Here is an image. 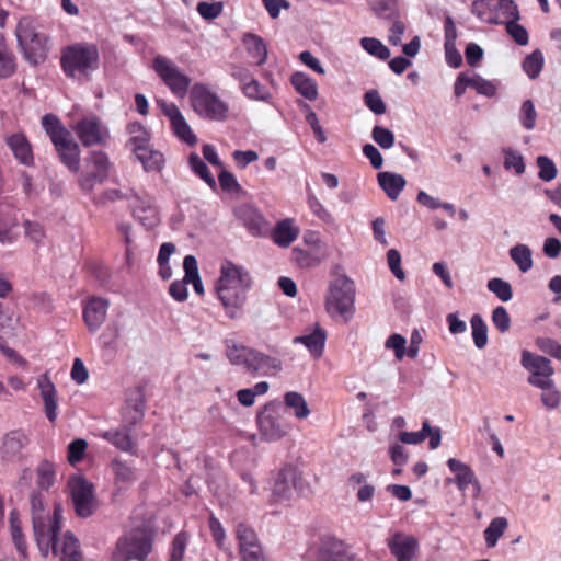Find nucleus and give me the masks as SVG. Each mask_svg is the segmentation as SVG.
<instances>
[{
  "instance_id": "55",
  "label": "nucleus",
  "mask_w": 561,
  "mask_h": 561,
  "mask_svg": "<svg viewBox=\"0 0 561 561\" xmlns=\"http://www.w3.org/2000/svg\"><path fill=\"white\" fill-rule=\"evenodd\" d=\"M236 535L239 541L240 551L244 548L260 545L255 531L243 523L238 524Z\"/></svg>"
},
{
  "instance_id": "25",
  "label": "nucleus",
  "mask_w": 561,
  "mask_h": 561,
  "mask_svg": "<svg viewBox=\"0 0 561 561\" xmlns=\"http://www.w3.org/2000/svg\"><path fill=\"white\" fill-rule=\"evenodd\" d=\"M51 552L60 561H82L79 540L70 531L58 539Z\"/></svg>"
},
{
  "instance_id": "12",
  "label": "nucleus",
  "mask_w": 561,
  "mask_h": 561,
  "mask_svg": "<svg viewBox=\"0 0 561 561\" xmlns=\"http://www.w3.org/2000/svg\"><path fill=\"white\" fill-rule=\"evenodd\" d=\"M61 514L59 508H55L53 517L35 518L33 524L34 537L42 556L47 557L53 551L54 545L57 543L58 534L61 529Z\"/></svg>"
},
{
  "instance_id": "39",
  "label": "nucleus",
  "mask_w": 561,
  "mask_h": 561,
  "mask_svg": "<svg viewBox=\"0 0 561 561\" xmlns=\"http://www.w3.org/2000/svg\"><path fill=\"white\" fill-rule=\"evenodd\" d=\"M146 171H160L163 167V154L151 150L149 145L135 152Z\"/></svg>"
},
{
  "instance_id": "29",
  "label": "nucleus",
  "mask_w": 561,
  "mask_h": 561,
  "mask_svg": "<svg viewBox=\"0 0 561 561\" xmlns=\"http://www.w3.org/2000/svg\"><path fill=\"white\" fill-rule=\"evenodd\" d=\"M447 466L455 473V478L449 479V482L454 481L460 491H466L469 484L474 482L476 474L467 463L456 458H449Z\"/></svg>"
},
{
  "instance_id": "34",
  "label": "nucleus",
  "mask_w": 561,
  "mask_h": 561,
  "mask_svg": "<svg viewBox=\"0 0 561 561\" xmlns=\"http://www.w3.org/2000/svg\"><path fill=\"white\" fill-rule=\"evenodd\" d=\"M114 473L115 482L124 485L134 483L137 480L136 468L126 461L114 458L111 463Z\"/></svg>"
},
{
  "instance_id": "13",
  "label": "nucleus",
  "mask_w": 561,
  "mask_h": 561,
  "mask_svg": "<svg viewBox=\"0 0 561 561\" xmlns=\"http://www.w3.org/2000/svg\"><path fill=\"white\" fill-rule=\"evenodd\" d=\"M73 129L84 147L103 145L108 138L107 128L96 116L83 117L77 122Z\"/></svg>"
},
{
  "instance_id": "24",
  "label": "nucleus",
  "mask_w": 561,
  "mask_h": 561,
  "mask_svg": "<svg viewBox=\"0 0 561 561\" xmlns=\"http://www.w3.org/2000/svg\"><path fill=\"white\" fill-rule=\"evenodd\" d=\"M37 386L44 402L45 415L50 422L57 419V391L48 374L39 376Z\"/></svg>"
},
{
  "instance_id": "60",
  "label": "nucleus",
  "mask_w": 561,
  "mask_h": 561,
  "mask_svg": "<svg viewBox=\"0 0 561 561\" xmlns=\"http://www.w3.org/2000/svg\"><path fill=\"white\" fill-rule=\"evenodd\" d=\"M471 88L474 89L479 94L488 98H492L496 94V85L479 75L471 77Z\"/></svg>"
},
{
  "instance_id": "62",
  "label": "nucleus",
  "mask_w": 561,
  "mask_h": 561,
  "mask_svg": "<svg viewBox=\"0 0 561 561\" xmlns=\"http://www.w3.org/2000/svg\"><path fill=\"white\" fill-rule=\"evenodd\" d=\"M492 322L501 332L506 333L511 328V317L503 306H497L492 312Z\"/></svg>"
},
{
  "instance_id": "22",
  "label": "nucleus",
  "mask_w": 561,
  "mask_h": 561,
  "mask_svg": "<svg viewBox=\"0 0 561 561\" xmlns=\"http://www.w3.org/2000/svg\"><path fill=\"white\" fill-rule=\"evenodd\" d=\"M352 558L348 546L336 538H329L322 541L317 561H351Z\"/></svg>"
},
{
  "instance_id": "33",
  "label": "nucleus",
  "mask_w": 561,
  "mask_h": 561,
  "mask_svg": "<svg viewBox=\"0 0 561 561\" xmlns=\"http://www.w3.org/2000/svg\"><path fill=\"white\" fill-rule=\"evenodd\" d=\"M284 409H289L298 420H306L311 411L305 397L297 391H288L284 394Z\"/></svg>"
},
{
  "instance_id": "58",
  "label": "nucleus",
  "mask_w": 561,
  "mask_h": 561,
  "mask_svg": "<svg viewBox=\"0 0 561 561\" xmlns=\"http://www.w3.org/2000/svg\"><path fill=\"white\" fill-rule=\"evenodd\" d=\"M519 19H513L511 18L505 23V28L508 35L520 46H525L528 44L529 36L527 30L518 24Z\"/></svg>"
},
{
  "instance_id": "32",
  "label": "nucleus",
  "mask_w": 561,
  "mask_h": 561,
  "mask_svg": "<svg viewBox=\"0 0 561 561\" xmlns=\"http://www.w3.org/2000/svg\"><path fill=\"white\" fill-rule=\"evenodd\" d=\"M290 82L295 90L309 101H314L318 98L317 82L304 72H295Z\"/></svg>"
},
{
  "instance_id": "6",
  "label": "nucleus",
  "mask_w": 561,
  "mask_h": 561,
  "mask_svg": "<svg viewBox=\"0 0 561 561\" xmlns=\"http://www.w3.org/2000/svg\"><path fill=\"white\" fill-rule=\"evenodd\" d=\"M151 551V536L140 529L131 530L117 540L113 561H145Z\"/></svg>"
},
{
  "instance_id": "2",
  "label": "nucleus",
  "mask_w": 561,
  "mask_h": 561,
  "mask_svg": "<svg viewBox=\"0 0 561 561\" xmlns=\"http://www.w3.org/2000/svg\"><path fill=\"white\" fill-rule=\"evenodd\" d=\"M18 47L32 66L43 64L53 48V41L45 27L34 18H21L15 27Z\"/></svg>"
},
{
  "instance_id": "23",
  "label": "nucleus",
  "mask_w": 561,
  "mask_h": 561,
  "mask_svg": "<svg viewBox=\"0 0 561 561\" xmlns=\"http://www.w3.org/2000/svg\"><path fill=\"white\" fill-rule=\"evenodd\" d=\"M5 142L14 158L21 164L25 167H32L34 164L32 145L23 133H15L8 136Z\"/></svg>"
},
{
  "instance_id": "52",
  "label": "nucleus",
  "mask_w": 561,
  "mask_h": 561,
  "mask_svg": "<svg viewBox=\"0 0 561 561\" xmlns=\"http://www.w3.org/2000/svg\"><path fill=\"white\" fill-rule=\"evenodd\" d=\"M536 164L539 169L538 178L545 182H551L558 175L556 163L548 156H539L536 159Z\"/></svg>"
},
{
  "instance_id": "7",
  "label": "nucleus",
  "mask_w": 561,
  "mask_h": 561,
  "mask_svg": "<svg viewBox=\"0 0 561 561\" xmlns=\"http://www.w3.org/2000/svg\"><path fill=\"white\" fill-rule=\"evenodd\" d=\"M257 425L261 435L268 442H276L286 436L291 426L284 414L279 402H268L257 414Z\"/></svg>"
},
{
  "instance_id": "44",
  "label": "nucleus",
  "mask_w": 561,
  "mask_h": 561,
  "mask_svg": "<svg viewBox=\"0 0 561 561\" xmlns=\"http://www.w3.org/2000/svg\"><path fill=\"white\" fill-rule=\"evenodd\" d=\"M371 11L381 19H396L398 15V0H367Z\"/></svg>"
},
{
  "instance_id": "3",
  "label": "nucleus",
  "mask_w": 561,
  "mask_h": 561,
  "mask_svg": "<svg viewBox=\"0 0 561 561\" xmlns=\"http://www.w3.org/2000/svg\"><path fill=\"white\" fill-rule=\"evenodd\" d=\"M60 66L67 78L84 84L100 68L99 48L88 42L69 45L61 51Z\"/></svg>"
},
{
  "instance_id": "26",
  "label": "nucleus",
  "mask_w": 561,
  "mask_h": 561,
  "mask_svg": "<svg viewBox=\"0 0 561 561\" xmlns=\"http://www.w3.org/2000/svg\"><path fill=\"white\" fill-rule=\"evenodd\" d=\"M100 436L113 444L117 449L129 453L133 456L137 455L136 443L131 438L129 426L104 431Z\"/></svg>"
},
{
  "instance_id": "41",
  "label": "nucleus",
  "mask_w": 561,
  "mask_h": 561,
  "mask_svg": "<svg viewBox=\"0 0 561 561\" xmlns=\"http://www.w3.org/2000/svg\"><path fill=\"white\" fill-rule=\"evenodd\" d=\"M298 237V230L293 227L290 220H283L277 224L274 233V242L283 248L288 247Z\"/></svg>"
},
{
  "instance_id": "40",
  "label": "nucleus",
  "mask_w": 561,
  "mask_h": 561,
  "mask_svg": "<svg viewBox=\"0 0 561 561\" xmlns=\"http://www.w3.org/2000/svg\"><path fill=\"white\" fill-rule=\"evenodd\" d=\"M88 168H90L94 178L99 181H104L108 176V157L103 151H93L88 159Z\"/></svg>"
},
{
  "instance_id": "35",
  "label": "nucleus",
  "mask_w": 561,
  "mask_h": 561,
  "mask_svg": "<svg viewBox=\"0 0 561 561\" xmlns=\"http://www.w3.org/2000/svg\"><path fill=\"white\" fill-rule=\"evenodd\" d=\"M42 126L49 136L53 144L70 135V131L61 124L54 114H45L42 117Z\"/></svg>"
},
{
  "instance_id": "56",
  "label": "nucleus",
  "mask_w": 561,
  "mask_h": 561,
  "mask_svg": "<svg viewBox=\"0 0 561 561\" xmlns=\"http://www.w3.org/2000/svg\"><path fill=\"white\" fill-rule=\"evenodd\" d=\"M127 129L131 135L129 142L133 145V150L135 152L149 145L148 134L141 124L131 123L128 125Z\"/></svg>"
},
{
  "instance_id": "49",
  "label": "nucleus",
  "mask_w": 561,
  "mask_h": 561,
  "mask_svg": "<svg viewBox=\"0 0 561 561\" xmlns=\"http://www.w3.org/2000/svg\"><path fill=\"white\" fill-rule=\"evenodd\" d=\"M360 45L368 54L379 58L380 60H387L390 57V49L377 38L363 37L360 39Z\"/></svg>"
},
{
  "instance_id": "5",
  "label": "nucleus",
  "mask_w": 561,
  "mask_h": 561,
  "mask_svg": "<svg viewBox=\"0 0 561 561\" xmlns=\"http://www.w3.org/2000/svg\"><path fill=\"white\" fill-rule=\"evenodd\" d=\"M190 101L194 112L204 119L225 122L228 117L229 105L204 83L192 87Z\"/></svg>"
},
{
  "instance_id": "50",
  "label": "nucleus",
  "mask_w": 561,
  "mask_h": 561,
  "mask_svg": "<svg viewBox=\"0 0 561 561\" xmlns=\"http://www.w3.org/2000/svg\"><path fill=\"white\" fill-rule=\"evenodd\" d=\"M486 287L503 302L510 301L513 297L511 284L502 278L494 277L490 279Z\"/></svg>"
},
{
  "instance_id": "17",
  "label": "nucleus",
  "mask_w": 561,
  "mask_h": 561,
  "mask_svg": "<svg viewBox=\"0 0 561 561\" xmlns=\"http://www.w3.org/2000/svg\"><path fill=\"white\" fill-rule=\"evenodd\" d=\"M161 112L169 118L173 134L188 146H194L197 142V137L193 133L191 126L180 112L174 103L165 101L159 102Z\"/></svg>"
},
{
  "instance_id": "30",
  "label": "nucleus",
  "mask_w": 561,
  "mask_h": 561,
  "mask_svg": "<svg viewBox=\"0 0 561 561\" xmlns=\"http://www.w3.org/2000/svg\"><path fill=\"white\" fill-rule=\"evenodd\" d=\"M247 53L257 66L263 65L267 59V47L262 37L253 33H245L242 38Z\"/></svg>"
},
{
  "instance_id": "28",
  "label": "nucleus",
  "mask_w": 561,
  "mask_h": 561,
  "mask_svg": "<svg viewBox=\"0 0 561 561\" xmlns=\"http://www.w3.org/2000/svg\"><path fill=\"white\" fill-rule=\"evenodd\" d=\"M377 180L379 186L385 191L391 201L398 199L407 184L403 175L388 171L379 172Z\"/></svg>"
},
{
  "instance_id": "42",
  "label": "nucleus",
  "mask_w": 561,
  "mask_h": 561,
  "mask_svg": "<svg viewBox=\"0 0 561 561\" xmlns=\"http://www.w3.org/2000/svg\"><path fill=\"white\" fill-rule=\"evenodd\" d=\"M508 526V520L505 517H495L491 520L484 530V540L489 548L496 546L499 539L504 535Z\"/></svg>"
},
{
  "instance_id": "1",
  "label": "nucleus",
  "mask_w": 561,
  "mask_h": 561,
  "mask_svg": "<svg viewBox=\"0 0 561 561\" xmlns=\"http://www.w3.org/2000/svg\"><path fill=\"white\" fill-rule=\"evenodd\" d=\"M251 285L249 273L241 266L226 261L220 268V277L216 283V291L226 314L237 318L239 310L245 302V294Z\"/></svg>"
},
{
  "instance_id": "19",
  "label": "nucleus",
  "mask_w": 561,
  "mask_h": 561,
  "mask_svg": "<svg viewBox=\"0 0 561 561\" xmlns=\"http://www.w3.org/2000/svg\"><path fill=\"white\" fill-rule=\"evenodd\" d=\"M108 301L93 297L83 308V320L90 332L98 331L104 323L107 314Z\"/></svg>"
},
{
  "instance_id": "18",
  "label": "nucleus",
  "mask_w": 561,
  "mask_h": 561,
  "mask_svg": "<svg viewBox=\"0 0 561 561\" xmlns=\"http://www.w3.org/2000/svg\"><path fill=\"white\" fill-rule=\"evenodd\" d=\"M238 221L253 237H260L267 230V221L263 214L253 205L242 204L234 208Z\"/></svg>"
},
{
  "instance_id": "37",
  "label": "nucleus",
  "mask_w": 561,
  "mask_h": 561,
  "mask_svg": "<svg viewBox=\"0 0 561 561\" xmlns=\"http://www.w3.org/2000/svg\"><path fill=\"white\" fill-rule=\"evenodd\" d=\"M227 357L232 365L242 366L247 371L250 364L252 348L244 345H238L232 341H227Z\"/></svg>"
},
{
  "instance_id": "36",
  "label": "nucleus",
  "mask_w": 561,
  "mask_h": 561,
  "mask_svg": "<svg viewBox=\"0 0 561 561\" xmlns=\"http://www.w3.org/2000/svg\"><path fill=\"white\" fill-rule=\"evenodd\" d=\"M183 270L185 273V282L192 284L197 295L204 294V286L198 272L197 260L194 255H186L183 260Z\"/></svg>"
},
{
  "instance_id": "61",
  "label": "nucleus",
  "mask_w": 561,
  "mask_h": 561,
  "mask_svg": "<svg viewBox=\"0 0 561 561\" xmlns=\"http://www.w3.org/2000/svg\"><path fill=\"white\" fill-rule=\"evenodd\" d=\"M196 10L205 20H214L222 13L224 3L221 1L211 3L202 1L198 2Z\"/></svg>"
},
{
  "instance_id": "20",
  "label": "nucleus",
  "mask_w": 561,
  "mask_h": 561,
  "mask_svg": "<svg viewBox=\"0 0 561 561\" xmlns=\"http://www.w3.org/2000/svg\"><path fill=\"white\" fill-rule=\"evenodd\" d=\"M28 445V437L21 431H12L3 437L0 447L1 458L15 461L22 457L23 449Z\"/></svg>"
},
{
  "instance_id": "43",
  "label": "nucleus",
  "mask_w": 561,
  "mask_h": 561,
  "mask_svg": "<svg viewBox=\"0 0 561 561\" xmlns=\"http://www.w3.org/2000/svg\"><path fill=\"white\" fill-rule=\"evenodd\" d=\"M15 71V57L8 48L4 37L0 34V79H7Z\"/></svg>"
},
{
  "instance_id": "63",
  "label": "nucleus",
  "mask_w": 561,
  "mask_h": 561,
  "mask_svg": "<svg viewBox=\"0 0 561 561\" xmlns=\"http://www.w3.org/2000/svg\"><path fill=\"white\" fill-rule=\"evenodd\" d=\"M364 100H365L366 106L373 113H375L377 115H382L386 113V111H387L386 104L377 91L371 90V91L366 92Z\"/></svg>"
},
{
  "instance_id": "38",
  "label": "nucleus",
  "mask_w": 561,
  "mask_h": 561,
  "mask_svg": "<svg viewBox=\"0 0 561 561\" xmlns=\"http://www.w3.org/2000/svg\"><path fill=\"white\" fill-rule=\"evenodd\" d=\"M510 256L523 273L528 272L534 265L531 249L526 244L519 243L512 247Z\"/></svg>"
},
{
  "instance_id": "54",
  "label": "nucleus",
  "mask_w": 561,
  "mask_h": 561,
  "mask_svg": "<svg viewBox=\"0 0 561 561\" xmlns=\"http://www.w3.org/2000/svg\"><path fill=\"white\" fill-rule=\"evenodd\" d=\"M188 543V534L180 531L171 542L169 561H183Z\"/></svg>"
},
{
  "instance_id": "51",
  "label": "nucleus",
  "mask_w": 561,
  "mask_h": 561,
  "mask_svg": "<svg viewBox=\"0 0 561 561\" xmlns=\"http://www.w3.org/2000/svg\"><path fill=\"white\" fill-rule=\"evenodd\" d=\"M37 484L43 490H48L55 481V468L48 460H43L37 469Z\"/></svg>"
},
{
  "instance_id": "4",
  "label": "nucleus",
  "mask_w": 561,
  "mask_h": 561,
  "mask_svg": "<svg viewBox=\"0 0 561 561\" xmlns=\"http://www.w3.org/2000/svg\"><path fill=\"white\" fill-rule=\"evenodd\" d=\"M354 282L345 274L335 275L329 283L325 295V309L331 317H342L348 321L354 313Z\"/></svg>"
},
{
  "instance_id": "21",
  "label": "nucleus",
  "mask_w": 561,
  "mask_h": 561,
  "mask_svg": "<svg viewBox=\"0 0 561 561\" xmlns=\"http://www.w3.org/2000/svg\"><path fill=\"white\" fill-rule=\"evenodd\" d=\"M60 161L71 172H78L80 169V148L71 138V134L54 144Z\"/></svg>"
},
{
  "instance_id": "48",
  "label": "nucleus",
  "mask_w": 561,
  "mask_h": 561,
  "mask_svg": "<svg viewBox=\"0 0 561 561\" xmlns=\"http://www.w3.org/2000/svg\"><path fill=\"white\" fill-rule=\"evenodd\" d=\"M537 117L538 114L534 102L531 100L524 101L520 105L518 113V119L520 125L526 130H533L536 127Z\"/></svg>"
},
{
  "instance_id": "15",
  "label": "nucleus",
  "mask_w": 561,
  "mask_h": 561,
  "mask_svg": "<svg viewBox=\"0 0 561 561\" xmlns=\"http://www.w3.org/2000/svg\"><path fill=\"white\" fill-rule=\"evenodd\" d=\"M133 193V202L130 203L133 216L147 229L154 228L159 221V211L154 204V198L147 194Z\"/></svg>"
},
{
  "instance_id": "9",
  "label": "nucleus",
  "mask_w": 561,
  "mask_h": 561,
  "mask_svg": "<svg viewBox=\"0 0 561 561\" xmlns=\"http://www.w3.org/2000/svg\"><path fill=\"white\" fill-rule=\"evenodd\" d=\"M68 488L76 515L80 518L92 516L99 507L93 484L83 477H73L69 480Z\"/></svg>"
},
{
  "instance_id": "46",
  "label": "nucleus",
  "mask_w": 561,
  "mask_h": 561,
  "mask_svg": "<svg viewBox=\"0 0 561 561\" xmlns=\"http://www.w3.org/2000/svg\"><path fill=\"white\" fill-rule=\"evenodd\" d=\"M188 163L192 171L197 174L205 183L213 190L216 188L217 182L209 171L207 164L201 159L197 153H191Z\"/></svg>"
},
{
  "instance_id": "10",
  "label": "nucleus",
  "mask_w": 561,
  "mask_h": 561,
  "mask_svg": "<svg viewBox=\"0 0 561 561\" xmlns=\"http://www.w3.org/2000/svg\"><path fill=\"white\" fill-rule=\"evenodd\" d=\"M520 365L529 373L527 378L529 385L539 389L549 388L553 385L554 368L549 358L524 350Z\"/></svg>"
},
{
  "instance_id": "45",
  "label": "nucleus",
  "mask_w": 561,
  "mask_h": 561,
  "mask_svg": "<svg viewBox=\"0 0 561 561\" xmlns=\"http://www.w3.org/2000/svg\"><path fill=\"white\" fill-rule=\"evenodd\" d=\"M545 58L539 49L527 55L523 60L522 67L529 79H537L543 68Z\"/></svg>"
},
{
  "instance_id": "16",
  "label": "nucleus",
  "mask_w": 561,
  "mask_h": 561,
  "mask_svg": "<svg viewBox=\"0 0 561 561\" xmlns=\"http://www.w3.org/2000/svg\"><path fill=\"white\" fill-rule=\"evenodd\" d=\"M300 480L299 473L293 467H285L279 470L274 478L272 488L273 501L276 503L289 501L293 497L294 490L299 489Z\"/></svg>"
},
{
  "instance_id": "14",
  "label": "nucleus",
  "mask_w": 561,
  "mask_h": 561,
  "mask_svg": "<svg viewBox=\"0 0 561 561\" xmlns=\"http://www.w3.org/2000/svg\"><path fill=\"white\" fill-rule=\"evenodd\" d=\"M390 553L397 561H416L420 552L419 540L409 534L396 531L386 540Z\"/></svg>"
},
{
  "instance_id": "59",
  "label": "nucleus",
  "mask_w": 561,
  "mask_h": 561,
  "mask_svg": "<svg viewBox=\"0 0 561 561\" xmlns=\"http://www.w3.org/2000/svg\"><path fill=\"white\" fill-rule=\"evenodd\" d=\"M371 137L382 149H390L394 145V134L382 126H375Z\"/></svg>"
},
{
  "instance_id": "47",
  "label": "nucleus",
  "mask_w": 561,
  "mask_h": 561,
  "mask_svg": "<svg viewBox=\"0 0 561 561\" xmlns=\"http://www.w3.org/2000/svg\"><path fill=\"white\" fill-rule=\"evenodd\" d=\"M472 339L477 348L482 350L488 343V327L480 314H473L471 320Z\"/></svg>"
},
{
  "instance_id": "8",
  "label": "nucleus",
  "mask_w": 561,
  "mask_h": 561,
  "mask_svg": "<svg viewBox=\"0 0 561 561\" xmlns=\"http://www.w3.org/2000/svg\"><path fill=\"white\" fill-rule=\"evenodd\" d=\"M471 12L483 23L505 24L511 18L519 19L517 4L513 0H476Z\"/></svg>"
},
{
  "instance_id": "27",
  "label": "nucleus",
  "mask_w": 561,
  "mask_h": 561,
  "mask_svg": "<svg viewBox=\"0 0 561 561\" xmlns=\"http://www.w3.org/2000/svg\"><path fill=\"white\" fill-rule=\"evenodd\" d=\"M280 369L282 362L278 358L252 348L250 364L248 367L249 373L268 375L271 373H277Z\"/></svg>"
},
{
  "instance_id": "64",
  "label": "nucleus",
  "mask_w": 561,
  "mask_h": 561,
  "mask_svg": "<svg viewBox=\"0 0 561 561\" xmlns=\"http://www.w3.org/2000/svg\"><path fill=\"white\" fill-rule=\"evenodd\" d=\"M87 446H88V444L84 439L78 438V439L72 440L68 445V456H67L68 461L71 465L79 462L83 458Z\"/></svg>"
},
{
  "instance_id": "57",
  "label": "nucleus",
  "mask_w": 561,
  "mask_h": 561,
  "mask_svg": "<svg viewBox=\"0 0 561 561\" xmlns=\"http://www.w3.org/2000/svg\"><path fill=\"white\" fill-rule=\"evenodd\" d=\"M503 152L505 170L513 169L517 175H522L526 169L523 156L511 148L504 149Z\"/></svg>"
},
{
  "instance_id": "31",
  "label": "nucleus",
  "mask_w": 561,
  "mask_h": 561,
  "mask_svg": "<svg viewBox=\"0 0 561 561\" xmlns=\"http://www.w3.org/2000/svg\"><path fill=\"white\" fill-rule=\"evenodd\" d=\"M325 337L327 335L324 330L317 325L311 333L296 336L294 339V343L304 344L313 356L320 357L323 353Z\"/></svg>"
},
{
  "instance_id": "11",
  "label": "nucleus",
  "mask_w": 561,
  "mask_h": 561,
  "mask_svg": "<svg viewBox=\"0 0 561 561\" xmlns=\"http://www.w3.org/2000/svg\"><path fill=\"white\" fill-rule=\"evenodd\" d=\"M152 69L174 95L180 98L186 95L191 79L171 59L162 55L156 56Z\"/></svg>"
},
{
  "instance_id": "53",
  "label": "nucleus",
  "mask_w": 561,
  "mask_h": 561,
  "mask_svg": "<svg viewBox=\"0 0 561 561\" xmlns=\"http://www.w3.org/2000/svg\"><path fill=\"white\" fill-rule=\"evenodd\" d=\"M243 94L252 100L268 102L272 99L271 93L256 79H252L249 83L241 88Z\"/></svg>"
}]
</instances>
